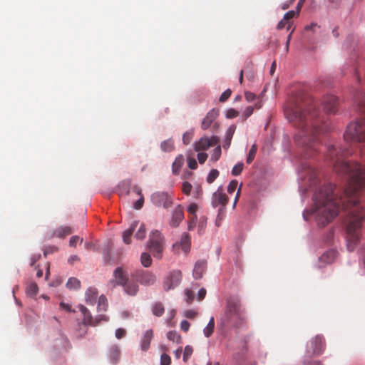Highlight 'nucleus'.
<instances>
[{
  "label": "nucleus",
  "instance_id": "obj_1",
  "mask_svg": "<svg viewBox=\"0 0 365 365\" xmlns=\"http://www.w3.org/2000/svg\"><path fill=\"white\" fill-rule=\"evenodd\" d=\"M351 153L348 148L334 145L328 148L327 155L335 170L348 175V185L344 195L339 198L334 195L335 185H324L314 194V207L312 210L321 227L331 222L340 211L346 214V246L349 252L354 250L359 241L360 228L365 220V202L359 200V196L365 192V167L346 161L344 158Z\"/></svg>",
  "mask_w": 365,
  "mask_h": 365
},
{
  "label": "nucleus",
  "instance_id": "obj_2",
  "mask_svg": "<svg viewBox=\"0 0 365 365\" xmlns=\"http://www.w3.org/2000/svg\"><path fill=\"white\" fill-rule=\"evenodd\" d=\"M287 120L298 129L294 142L304 155L312 157L318 150L317 134L326 131L324 116L312 98H292L284 106Z\"/></svg>",
  "mask_w": 365,
  "mask_h": 365
},
{
  "label": "nucleus",
  "instance_id": "obj_3",
  "mask_svg": "<svg viewBox=\"0 0 365 365\" xmlns=\"http://www.w3.org/2000/svg\"><path fill=\"white\" fill-rule=\"evenodd\" d=\"M355 101L359 110L364 114V117L347 125L344 134V140L347 143L365 142V93H359Z\"/></svg>",
  "mask_w": 365,
  "mask_h": 365
},
{
  "label": "nucleus",
  "instance_id": "obj_4",
  "mask_svg": "<svg viewBox=\"0 0 365 365\" xmlns=\"http://www.w3.org/2000/svg\"><path fill=\"white\" fill-rule=\"evenodd\" d=\"M244 322V310L242 309L240 300L237 298L229 299L226 307L220 316V326L222 327L227 326L239 327Z\"/></svg>",
  "mask_w": 365,
  "mask_h": 365
},
{
  "label": "nucleus",
  "instance_id": "obj_5",
  "mask_svg": "<svg viewBox=\"0 0 365 365\" xmlns=\"http://www.w3.org/2000/svg\"><path fill=\"white\" fill-rule=\"evenodd\" d=\"M147 246L155 258L161 259L165 247V239L160 231L153 230L150 232Z\"/></svg>",
  "mask_w": 365,
  "mask_h": 365
},
{
  "label": "nucleus",
  "instance_id": "obj_6",
  "mask_svg": "<svg viewBox=\"0 0 365 365\" xmlns=\"http://www.w3.org/2000/svg\"><path fill=\"white\" fill-rule=\"evenodd\" d=\"M325 349L324 339L321 335H317L307 345L306 353L308 356H319Z\"/></svg>",
  "mask_w": 365,
  "mask_h": 365
},
{
  "label": "nucleus",
  "instance_id": "obj_7",
  "mask_svg": "<svg viewBox=\"0 0 365 365\" xmlns=\"http://www.w3.org/2000/svg\"><path fill=\"white\" fill-rule=\"evenodd\" d=\"M79 310L83 314V324L85 326L90 325L94 327L98 325L101 321H108V318L106 315H98L93 318L90 311L83 305L79 306Z\"/></svg>",
  "mask_w": 365,
  "mask_h": 365
},
{
  "label": "nucleus",
  "instance_id": "obj_8",
  "mask_svg": "<svg viewBox=\"0 0 365 365\" xmlns=\"http://www.w3.org/2000/svg\"><path fill=\"white\" fill-rule=\"evenodd\" d=\"M182 280V272L180 270L171 271L163 282V288L165 291L177 287Z\"/></svg>",
  "mask_w": 365,
  "mask_h": 365
},
{
  "label": "nucleus",
  "instance_id": "obj_9",
  "mask_svg": "<svg viewBox=\"0 0 365 365\" xmlns=\"http://www.w3.org/2000/svg\"><path fill=\"white\" fill-rule=\"evenodd\" d=\"M152 202L158 206H163L164 208L168 209L173 205V200L167 192H157L151 195Z\"/></svg>",
  "mask_w": 365,
  "mask_h": 365
},
{
  "label": "nucleus",
  "instance_id": "obj_10",
  "mask_svg": "<svg viewBox=\"0 0 365 365\" xmlns=\"http://www.w3.org/2000/svg\"><path fill=\"white\" fill-rule=\"evenodd\" d=\"M339 100L334 95H326L322 99V106L325 113H336L338 109Z\"/></svg>",
  "mask_w": 365,
  "mask_h": 365
},
{
  "label": "nucleus",
  "instance_id": "obj_11",
  "mask_svg": "<svg viewBox=\"0 0 365 365\" xmlns=\"http://www.w3.org/2000/svg\"><path fill=\"white\" fill-rule=\"evenodd\" d=\"M228 201L229 198L227 195L223 192V188L222 186H220L217 189V190L212 194L211 198V204L213 207L220 206V207L225 208Z\"/></svg>",
  "mask_w": 365,
  "mask_h": 365
},
{
  "label": "nucleus",
  "instance_id": "obj_12",
  "mask_svg": "<svg viewBox=\"0 0 365 365\" xmlns=\"http://www.w3.org/2000/svg\"><path fill=\"white\" fill-rule=\"evenodd\" d=\"M219 143V138L217 136H212L211 138L202 137L198 141L195 143L194 149L197 152L201 150H206L210 147L214 146Z\"/></svg>",
  "mask_w": 365,
  "mask_h": 365
},
{
  "label": "nucleus",
  "instance_id": "obj_13",
  "mask_svg": "<svg viewBox=\"0 0 365 365\" xmlns=\"http://www.w3.org/2000/svg\"><path fill=\"white\" fill-rule=\"evenodd\" d=\"M302 176L308 179L311 184L316 185L318 182L317 172V170L309 164L304 163L301 168Z\"/></svg>",
  "mask_w": 365,
  "mask_h": 365
},
{
  "label": "nucleus",
  "instance_id": "obj_14",
  "mask_svg": "<svg viewBox=\"0 0 365 365\" xmlns=\"http://www.w3.org/2000/svg\"><path fill=\"white\" fill-rule=\"evenodd\" d=\"M113 278L109 282V285L111 287H115L117 285L123 286L128 280V275L121 267H117L114 270Z\"/></svg>",
  "mask_w": 365,
  "mask_h": 365
},
{
  "label": "nucleus",
  "instance_id": "obj_15",
  "mask_svg": "<svg viewBox=\"0 0 365 365\" xmlns=\"http://www.w3.org/2000/svg\"><path fill=\"white\" fill-rule=\"evenodd\" d=\"M136 279L143 285L150 286L155 283L156 277L148 271L140 270L136 272Z\"/></svg>",
  "mask_w": 365,
  "mask_h": 365
},
{
  "label": "nucleus",
  "instance_id": "obj_16",
  "mask_svg": "<svg viewBox=\"0 0 365 365\" xmlns=\"http://www.w3.org/2000/svg\"><path fill=\"white\" fill-rule=\"evenodd\" d=\"M184 219L183 207L179 205H178L172 213L171 220L170 225L173 227H177Z\"/></svg>",
  "mask_w": 365,
  "mask_h": 365
},
{
  "label": "nucleus",
  "instance_id": "obj_17",
  "mask_svg": "<svg viewBox=\"0 0 365 365\" xmlns=\"http://www.w3.org/2000/svg\"><path fill=\"white\" fill-rule=\"evenodd\" d=\"M219 115V110L217 109L213 108L211 110H210L206 116L204 118L202 124L201 128L203 130L208 129L212 123L215 121V120L217 118V117Z\"/></svg>",
  "mask_w": 365,
  "mask_h": 365
},
{
  "label": "nucleus",
  "instance_id": "obj_18",
  "mask_svg": "<svg viewBox=\"0 0 365 365\" xmlns=\"http://www.w3.org/2000/svg\"><path fill=\"white\" fill-rule=\"evenodd\" d=\"M153 338V331L152 329H148L144 333L140 341V349L142 351H146L148 350Z\"/></svg>",
  "mask_w": 365,
  "mask_h": 365
},
{
  "label": "nucleus",
  "instance_id": "obj_19",
  "mask_svg": "<svg viewBox=\"0 0 365 365\" xmlns=\"http://www.w3.org/2000/svg\"><path fill=\"white\" fill-rule=\"evenodd\" d=\"M206 269V262L205 261H197L193 269V277L196 279H199L202 277V274Z\"/></svg>",
  "mask_w": 365,
  "mask_h": 365
},
{
  "label": "nucleus",
  "instance_id": "obj_20",
  "mask_svg": "<svg viewBox=\"0 0 365 365\" xmlns=\"http://www.w3.org/2000/svg\"><path fill=\"white\" fill-rule=\"evenodd\" d=\"M191 244V237L189 234L184 233L180 239V241L179 243H176L174 246H180L182 247V250L187 253L190 250Z\"/></svg>",
  "mask_w": 365,
  "mask_h": 365
},
{
  "label": "nucleus",
  "instance_id": "obj_21",
  "mask_svg": "<svg viewBox=\"0 0 365 365\" xmlns=\"http://www.w3.org/2000/svg\"><path fill=\"white\" fill-rule=\"evenodd\" d=\"M337 257V252L334 250H329L324 252L319 258L322 262L325 264L332 263Z\"/></svg>",
  "mask_w": 365,
  "mask_h": 365
},
{
  "label": "nucleus",
  "instance_id": "obj_22",
  "mask_svg": "<svg viewBox=\"0 0 365 365\" xmlns=\"http://www.w3.org/2000/svg\"><path fill=\"white\" fill-rule=\"evenodd\" d=\"M138 221H134L130 225V227L126 230L125 231L123 232V242L125 243V244H130V242H131V236L133 235V233L134 232V231L136 229V227L138 226Z\"/></svg>",
  "mask_w": 365,
  "mask_h": 365
},
{
  "label": "nucleus",
  "instance_id": "obj_23",
  "mask_svg": "<svg viewBox=\"0 0 365 365\" xmlns=\"http://www.w3.org/2000/svg\"><path fill=\"white\" fill-rule=\"evenodd\" d=\"M98 292L97 289L94 287H90L86 292V303L91 305H93L96 303Z\"/></svg>",
  "mask_w": 365,
  "mask_h": 365
},
{
  "label": "nucleus",
  "instance_id": "obj_24",
  "mask_svg": "<svg viewBox=\"0 0 365 365\" xmlns=\"http://www.w3.org/2000/svg\"><path fill=\"white\" fill-rule=\"evenodd\" d=\"M109 359L113 364H116L119 361L120 357V351L118 346L113 345L109 350Z\"/></svg>",
  "mask_w": 365,
  "mask_h": 365
},
{
  "label": "nucleus",
  "instance_id": "obj_25",
  "mask_svg": "<svg viewBox=\"0 0 365 365\" xmlns=\"http://www.w3.org/2000/svg\"><path fill=\"white\" fill-rule=\"evenodd\" d=\"M124 291L129 295H135L138 291V285L135 282L127 281L126 284L123 285Z\"/></svg>",
  "mask_w": 365,
  "mask_h": 365
},
{
  "label": "nucleus",
  "instance_id": "obj_26",
  "mask_svg": "<svg viewBox=\"0 0 365 365\" xmlns=\"http://www.w3.org/2000/svg\"><path fill=\"white\" fill-rule=\"evenodd\" d=\"M236 130V125H231L227 130L225 133V143L223 144V148L225 149H227L230 147L231 144V140L232 138V136L235 133V131Z\"/></svg>",
  "mask_w": 365,
  "mask_h": 365
},
{
  "label": "nucleus",
  "instance_id": "obj_27",
  "mask_svg": "<svg viewBox=\"0 0 365 365\" xmlns=\"http://www.w3.org/2000/svg\"><path fill=\"white\" fill-rule=\"evenodd\" d=\"M184 163V158L182 155H178L172 165V172L174 175H178L181 167Z\"/></svg>",
  "mask_w": 365,
  "mask_h": 365
},
{
  "label": "nucleus",
  "instance_id": "obj_28",
  "mask_svg": "<svg viewBox=\"0 0 365 365\" xmlns=\"http://www.w3.org/2000/svg\"><path fill=\"white\" fill-rule=\"evenodd\" d=\"M73 232V229L69 226L59 227L55 230L54 236L59 238H64L66 236L71 235Z\"/></svg>",
  "mask_w": 365,
  "mask_h": 365
},
{
  "label": "nucleus",
  "instance_id": "obj_29",
  "mask_svg": "<svg viewBox=\"0 0 365 365\" xmlns=\"http://www.w3.org/2000/svg\"><path fill=\"white\" fill-rule=\"evenodd\" d=\"M215 328V319L214 317H212L207 324V326L203 329V334L206 337H210L213 331Z\"/></svg>",
  "mask_w": 365,
  "mask_h": 365
},
{
  "label": "nucleus",
  "instance_id": "obj_30",
  "mask_svg": "<svg viewBox=\"0 0 365 365\" xmlns=\"http://www.w3.org/2000/svg\"><path fill=\"white\" fill-rule=\"evenodd\" d=\"M133 191L140 196V198L134 204V208L135 210H140L143 206L144 197L141 193V190L138 186H135L133 187Z\"/></svg>",
  "mask_w": 365,
  "mask_h": 365
},
{
  "label": "nucleus",
  "instance_id": "obj_31",
  "mask_svg": "<svg viewBox=\"0 0 365 365\" xmlns=\"http://www.w3.org/2000/svg\"><path fill=\"white\" fill-rule=\"evenodd\" d=\"M165 312V308L161 302H155L152 307V312L156 317H161Z\"/></svg>",
  "mask_w": 365,
  "mask_h": 365
},
{
  "label": "nucleus",
  "instance_id": "obj_32",
  "mask_svg": "<svg viewBox=\"0 0 365 365\" xmlns=\"http://www.w3.org/2000/svg\"><path fill=\"white\" fill-rule=\"evenodd\" d=\"M160 148L163 152H171L174 150V142L172 139L164 140L160 144Z\"/></svg>",
  "mask_w": 365,
  "mask_h": 365
},
{
  "label": "nucleus",
  "instance_id": "obj_33",
  "mask_svg": "<svg viewBox=\"0 0 365 365\" xmlns=\"http://www.w3.org/2000/svg\"><path fill=\"white\" fill-rule=\"evenodd\" d=\"M80 280L75 277L69 278L66 283V287L69 289H78L80 288Z\"/></svg>",
  "mask_w": 365,
  "mask_h": 365
},
{
  "label": "nucleus",
  "instance_id": "obj_34",
  "mask_svg": "<svg viewBox=\"0 0 365 365\" xmlns=\"http://www.w3.org/2000/svg\"><path fill=\"white\" fill-rule=\"evenodd\" d=\"M140 262L145 267H149L152 264V258L150 254L143 252L140 256Z\"/></svg>",
  "mask_w": 365,
  "mask_h": 365
},
{
  "label": "nucleus",
  "instance_id": "obj_35",
  "mask_svg": "<svg viewBox=\"0 0 365 365\" xmlns=\"http://www.w3.org/2000/svg\"><path fill=\"white\" fill-rule=\"evenodd\" d=\"M226 208L220 207L218 210L217 215L215 220V225L220 227L222 224V220L225 217Z\"/></svg>",
  "mask_w": 365,
  "mask_h": 365
},
{
  "label": "nucleus",
  "instance_id": "obj_36",
  "mask_svg": "<svg viewBox=\"0 0 365 365\" xmlns=\"http://www.w3.org/2000/svg\"><path fill=\"white\" fill-rule=\"evenodd\" d=\"M108 307L107 299L105 296L101 295L98 298V310L106 311Z\"/></svg>",
  "mask_w": 365,
  "mask_h": 365
},
{
  "label": "nucleus",
  "instance_id": "obj_37",
  "mask_svg": "<svg viewBox=\"0 0 365 365\" xmlns=\"http://www.w3.org/2000/svg\"><path fill=\"white\" fill-rule=\"evenodd\" d=\"M38 290V285L35 282H31L26 288V293L27 294L34 297L37 294Z\"/></svg>",
  "mask_w": 365,
  "mask_h": 365
},
{
  "label": "nucleus",
  "instance_id": "obj_38",
  "mask_svg": "<svg viewBox=\"0 0 365 365\" xmlns=\"http://www.w3.org/2000/svg\"><path fill=\"white\" fill-rule=\"evenodd\" d=\"M167 337L169 340L176 342L178 344L181 342V336L175 331H170L167 334Z\"/></svg>",
  "mask_w": 365,
  "mask_h": 365
},
{
  "label": "nucleus",
  "instance_id": "obj_39",
  "mask_svg": "<svg viewBox=\"0 0 365 365\" xmlns=\"http://www.w3.org/2000/svg\"><path fill=\"white\" fill-rule=\"evenodd\" d=\"M146 230L145 225L141 223L139 226L138 231L135 235V237L138 240H143L145 237Z\"/></svg>",
  "mask_w": 365,
  "mask_h": 365
},
{
  "label": "nucleus",
  "instance_id": "obj_40",
  "mask_svg": "<svg viewBox=\"0 0 365 365\" xmlns=\"http://www.w3.org/2000/svg\"><path fill=\"white\" fill-rule=\"evenodd\" d=\"M257 145H253L249 151L248 156L246 160L247 163L250 164L253 161L257 153Z\"/></svg>",
  "mask_w": 365,
  "mask_h": 365
},
{
  "label": "nucleus",
  "instance_id": "obj_41",
  "mask_svg": "<svg viewBox=\"0 0 365 365\" xmlns=\"http://www.w3.org/2000/svg\"><path fill=\"white\" fill-rule=\"evenodd\" d=\"M193 135H194L193 130H190L185 132L182 136L183 143L185 145H188L191 142V140L193 138Z\"/></svg>",
  "mask_w": 365,
  "mask_h": 365
},
{
  "label": "nucleus",
  "instance_id": "obj_42",
  "mask_svg": "<svg viewBox=\"0 0 365 365\" xmlns=\"http://www.w3.org/2000/svg\"><path fill=\"white\" fill-rule=\"evenodd\" d=\"M219 175V171L216 169H212L209 173L207 177V182L208 183H212Z\"/></svg>",
  "mask_w": 365,
  "mask_h": 365
},
{
  "label": "nucleus",
  "instance_id": "obj_43",
  "mask_svg": "<svg viewBox=\"0 0 365 365\" xmlns=\"http://www.w3.org/2000/svg\"><path fill=\"white\" fill-rule=\"evenodd\" d=\"M221 156V148L220 145H217L213 150L211 155V160L213 161H217L220 159Z\"/></svg>",
  "mask_w": 365,
  "mask_h": 365
},
{
  "label": "nucleus",
  "instance_id": "obj_44",
  "mask_svg": "<svg viewBox=\"0 0 365 365\" xmlns=\"http://www.w3.org/2000/svg\"><path fill=\"white\" fill-rule=\"evenodd\" d=\"M243 170V163H238L237 165H235L232 170V175L234 176L239 175Z\"/></svg>",
  "mask_w": 365,
  "mask_h": 365
},
{
  "label": "nucleus",
  "instance_id": "obj_45",
  "mask_svg": "<svg viewBox=\"0 0 365 365\" xmlns=\"http://www.w3.org/2000/svg\"><path fill=\"white\" fill-rule=\"evenodd\" d=\"M192 187V186L190 182L187 181L183 182L182 185V191L185 195H189L191 192Z\"/></svg>",
  "mask_w": 365,
  "mask_h": 365
},
{
  "label": "nucleus",
  "instance_id": "obj_46",
  "mask_svg": "<svg viewBox=\"0 0 365 365\" xmlns=\"http://www.w3.org/2000/svg\"><path fill=\"white\" fill-rule=\"evenodd\" d=\"M193 351L192 347L187 345L185 347L183 352V361H187L189 357L192 355Z\"/></svg>",
  "mask_w": 365,
  "mask_h": 365
},
{
  "label": "nucleus",
  "instance_id": "obj_47",
  "mask_svg": "<svg viewBox=\"0 0 365 365\" xmlns=\"http://www.w3.org/2000/svg\"><path fill=\"white\" fill-rule=\"evenodd\" d=\"M171 359L167 354H163L160 356V365H170Z\"/></svg>",
  "mask_w": 365,
  "mask_h": 365
},
{
  "label": "nucleus",
  "instance_id": "obj_48",
  "mask_svg": "<svg viewBox=\"0 0 365 365\" xmlns=\"http://www.w3.org/2000/svg\"><path fill=\"white\" fill-rule=\"evenodd\" d=\"M292 22L287 21L286 20H284V18L278 23L277 26V29H282L285 27L286 24H287V29L289 30L290 29V26L292 25Z\"/></svg>",
  "mask_w": 365,
  "mask_h": 365
},
{
  "label": "nucleus",
  "instance_id": "obj_49",
  "mask_svg": "<svg viewBox=\"0 0 365 365\" xmlns=\"http://www.w3.org/2000/svg\"><path fill=\"white\" fill-rule=\"evenodd\" d=\"M78 242L81 243L83 242V238H80L78 235L73 236L70 239L69 245L75 247Z\"/></svg>",
  "mask_w": 365,
  "mask_h": 365
},
{
  "label": "nucleus",
  "instance_id": "obj_50",
  "mask_svg": "<svg viewBox=\"0 0 365 365\" xmlns=\"http://www.w3.org/2000/svg\"><path fill=\"white\" fill-rule=\"evenodd\" d=\"M232 91L230 89L226 90L225 92H223L221 96H220L219 101L220 102H225L231 96Z\"/></svg>",
  "mask_w": 365,
  "mask_h": 365
},
{
  "label": "nucleus",
  "instance_id": "obj_51",
  "mask_svg": "<svg viewBox=\"0 0 365 365\" xmlns=\"http://www.w3.org/2000/svg\"><path fill=\"white\" fill-rule=\"evenodd\" d=\"M185 300L187 303H191L194 299V294L190 289H185Z\"/></svg>",
  "mask_w": 365,
  "mask_h": 365
},
{
  "label": "nucleus",
  "instance_id": "obj_52",
  "mask_svg": "<svg viewBox=\"0 0 365 365\" xmlns=\"http://www.w3.org/2000/svg\"><path fill=\"white\" fill-rule=\"evenodd\" d=\"M239 113L234 108H230L226 112V118H234L238 116Z\"/></svg>",
  "mask_w": 365,
  "mask_h": 365
},
{
  "label": "nucleus",
  "instance_id": "obj_53",
  "mask_svg": "<svg viewBox=\"0 0 365 365\" xmlns=\"http://www.w3.org/2000/svg\"><path fill=\"white\" fill-rule=\"evenodd\" d=\"M237 187V181L236 180H232L227 187V192L229 193H232L235 191L236 188Z\"/></svg>",
  "mask_w": 365,
  "mask_h": 365
},
{
  "label": "nucleus",
  "instance_id": "obj_54",
  "mask_svg": "<svg viewBox=\"0 0 365 365\" xmlns=\"http://www.w3.org/2000/svg\"><path fill=\"white\" fill-rule=\"evenodd\" d=\"M299 14H297V11H289L284 15V20L289 21L290 19L294 18V16H297Z\"/></svg>",
  "mask_w": 365,
  "mask_h": 365
},
{
  "label": "nucleus",
  "instance_id": "obj_55",
  "mask_svg": "<svg viewBox=\"0 0 365 365\" xmlns=\"http://www.w3.org/2000/svg\"><path fill=\"white\" fill-rule=\"evenodd\" d=\"M205 226H206V220L205 219H200L199 223H198V232L200 235H202V232H204V230L205 228Z\"/></svg>",
  "mask_w": 365,
  "mask_h": 365
},
{
  "label": "nucleus",
  "instance_id": "obj_56",
  "mask_svg": "<svg viewBox=\"0 0 365 365\" xmlns=\"http://www.w3.org/2000/svg\"><path fill=\"white\" fill-rule=\"evenodd\" d=\"M187 165H188L189 168H190L192 170L196 169L197 167V163L196 160L195 158H188Z\"/></svg>",
  "mask_w": 365,
  "mask_h": 365
},
{
  "label": "nucleus",
  "instance_id": "obj_57",
  "mask_svg": "<svg viewBox=\"0 0 365 365\" xmlns=\"http://www.w3.org/2000/svg\"><path fill=\"white\" fill-rule=\"evenodd\" d=\"M197 215L192 216L188 222V230H192L196 225Z\"/></svg>",
  "mask_w": 365,
  "mask_h": 365
},
{
  "label": "nucleus",
  "instance_id": "obj_58",
  "mask_svg": "<svg viewBox=\"0 0 365 365\" xmlns=\"http://www.w3.org/2000/svg\"><path fill=\"white\" fill-rule=\"evenodd\" d=\"M197 205L195 203H192L190 205V206L187 208V212L192 215H196V212L197 210Z\"/></svg>",
  "mask_w": 365,
  "mask_h": 365
},
{
  "label": "nucleus",
  "instance_id": "obj_59",
  "mask_svg": "<svg viewBox=\"0 0 365 365\" xmlns=\"http://www.w3.org/2000/svg\"><path fill=\"white\" fill-rule=\"evenodd\" d=\"M126 334V331L122 328H118L115 331V337L118 339H122Z\"/></svg>",
  "mask_w": 365,
  "mask_h": 365
},
{
  "label": "nucleus",
  "instance_id": "obj_60",
  "mask_svg": "<svg viewBox=\"0 0 365 365\" xmlns=\"http://www.w3.org/2000/svg\"><path fill=\"white\" fill-rule=\"evenodd\" d=\"M254 111V107L253 106H248L245 108L243 113V115L245 116V118L247 119L249 118Z\"/></svg>",
  "mask_w": 365,
  "mask_h": 365
},
{
  "label": "nucleus",
  "instance_id": "obj_61",
  "mask_svg": "<svg viewBox=\"0 0 365 365\" xmlns=\"http://www.w3.org/2000/svg\"><path fill=\"white\" fill-rule=\"evenodd\" d=\"M41 254H35L31 256L30 259V266L33 267L36 264L37 261H38L41 259Z\"/></svg>",
  "mask_w": 365,
  "mask_h": 365
},
{
  "label": "nucleus",
  "instance_id": "obj_62",
  "mask_svg": "<svg viewBox=\"0 0 365 365\" xmlns=\"http://www.w3.org/2000/svg\"><path fill=\"white\" fill-rule=\"evenodd\" d=\"M207 158V154L205 153H199L197 154V160L200 164L204 163Z\"/></svg>",
  "mask_w": 365,
  "mask_h": 365
},
{
  "label": "nucleus",
  "instance_id": "obj_63",
  "mask_svg": "<svg viewBox=\"0 0 365 365\" xmlns=\"http://www.w3.org/2000/svg\"><path fill=\"white\" fill-rule=\"evenodd\" d=\"M303 365H323L320 361L306 359L304 361Z\"/></svg>",
  "mask_w": 365,
  "mask_h": 365
},
{
  "label": "nucleus",
  "instance_id": "obj_64",
  "mask_svg": "<svg viewBox=\"0 0 365 365\" xmlns=\"http://www.w3.org/2000/svg\"><path fill=\"white\" fill-rule=\"evenodd\" d=\"M245 97L248 102L253 101L256 98V96L253 93L248 91L245 93Z\"/></svg>",
  "mask_w": 365,
  "mask_h": 365
}]
</instances>
